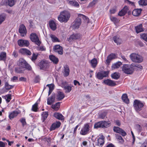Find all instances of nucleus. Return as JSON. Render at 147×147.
I'll use <instances>...</instances> for the list:
<instances>
[{
    "label": "nucleus",
    "instance_id": "c03bdc74",
    "mask_svg": "<svg viewBox=\"0 0 147 147\" xmlns=\"http://www.w3.org/2000/svg\"><path fill=\"white\" fill-rule=\"evenodd\" d=\"M48 115L47 112H43L42 114L43 121H44L47 118Z\"/></svg>",
    "mask_w": 147,
    "mask_h": 147
},
{
    "label": "nucleus",
    "instance_id": "052dcab7",
    "mask_svg": "<svg viewBox=\"0 0 147 147\" xmlns=\"http://www.w3.org/2000/svg\"><path fill=\"white\" fill-rule=\"evenodd\" d=\"M136 128L139 132H140L141 131L142 127L140 125L138 124L136 125Z\"/></svg>",
    "mask_w": 147,
    "mask_h": 147
},
{
    "label": "nucleus",
    "instance_id": "49530a36",
    "mask_svg": "<svg viewBox=\"0 0 147 147\" xmlns=\"http://www.w3.org/2000/svg\"><path fill=\"white\" fill-rule=\"evenodd\" d=\"M38 100L40 101V99H39V100L37 101L32 106V110L36 112L37 111L38 109V103H37V102L38 101Z\"/></svg>",
    "mask_w": 147,
    "mask_h": 147
},
{
    "label": "nucleus",
    "instance_id": "c756f323",
    "mask_svg": "<svg viewBox=\"0 0 147 147\" xmlns=\"http://www.w3.org/2000/svg\"><path fill=\"white\" fill-rule=\"evenodd\" d=\"M90 63L92 67L95 68L97 66L98 62L96 58H94L91 60H90Z\"/></svg>",
    "mask_w": 147,
    "mask_h": 147
},
{
    "label": "nucleus",
    "instance_id": "dca6fc26",
    "mask_svg": "<svg viewBox=\"0 0 147 147\" xmlns=\"http://www.w3.org/2000/svg\"><path fill=\"white\" fill-rule=\"evenodd\" d=\"M21 111L18 110H16L9 113V117L11 120L12 119L21 113Z\"/></svg>",
    "mask_w": 147,
    "mask_h": 147
},
{
    "label": "nucleus",
    "instance_id": "f3484780",
    "mask_svg": "<svg viewBox=\"0 0 147 147\" xmlns=\"http://www.w3.org/2000/svg\"><path fill=\"white\" fill-rule=\"evenodd\" d=\"M20 53L23 55H31V53L29 50L25 48H21L19 50Z\"/></svg>",
    "mask_w": 147,
    "mask_h": 147
},
{
    "label": "nucleus",
    "instance_id": "8fccbe9b",
    "mask_svg": "<svg viewBox=\"0 0 147 147\" xmlns=\"http://www.w3.org/2000/svg\"><path fill=\"white\" fill-rule=\"evenodd\" d=\"M50 37L51 38L53 42H57L59 41L58 38L55 35L51 34Z\"/></svg>",
    "mask_w": 147,
    "mask_h": 147
},
{
    "label": "nucleus",
    "instance_id": "c9c22d12",
    "mask_svg": "<svg viewBox=\"0 0 147 147\" xmlns=\"http://www.w3.org/2000/svg\"><path fill=\"white\" fill-rule=\"evenodd\" d=\"M136 32L138 33L142 32L143 29L142 28V25L140 24L139 25L135 27Z\"/></svg>",
    "mask_w": 147,
    "mask_h": 147
},
{
    "label": "nucleus",
    "instance_id": "9d476101",
    "mask_svg": "<svg viewBox=\"0 0 147 147\" xmlns=\"http://www.w3.org/2000/svg\"><path fill=\"white\" fill-rule=\"evenodd\" d=\"M80 38V35L79 34H73L70 35L69 38H67V40L71 42L76 40L79 39Z\"/></svg>",
    "mask_w": 147,
    "mask_h": 147
},
{
    "label": "nucleus",
    "instance_id": "0eeeda50",
    "mask_svg": "<svg viewBox=\"0 0 147 147\" xmlns=\"http://www.w3.org/2000/svg\"><path fill=\"white\" fill-rule=\"evenodd\" d=\"M30 38L31 40L38 45L39 46L41 44V42L39 40L37 35L35 33H32L30 34Z\"/></svg>",
    "mask_w": 147,
    "mask_h": 147
},
{
    "label": "nucleus",
    "instance_id": "3c124183",
    "mask_svg": "<svg viewBox=\"0 0 147 147\" xmlns=\"http://www.w3.org/2000/svg\"><path fill=\"white\" fill-rule=\"evenodd\" d=\"M11 96L10 94H8L4 96L5 98L7 103L9 102L11 100Z\"/></svg>",
    "mask_w": 147,
    "mask_h": 147
},
{
    "label": "nucleus",
    "instance_id": "79ce46f5",
    "mask_svg": "<svg viewBox=\"0 0 147 147\" xmlns=\"http://www.w3.org/2000/svg\"><path fill=\"white\" fill-rule=\"evenodd\" d=\"M138 3L140 5L145 6L147 5V0H140Z\"/></svg>",
    "mask_w": 147,
    "mask_h": 147
},
{
    "label": "nucleus",
    "instance_id": "ddd939ff",
    "mask_svg": "<svg viewBox=\"0 0 147 147\" xmlns=\"http://www.w3.org/2000/svg\"><path fill=\"white\" fill-rule=\"evenodd\" d=\"M49 65L48 62L46 60L42 61L39 63V66L41 69H45L48 67Z\"/></svg>",
    "mask_w": 147,
    "mask_h": 147
},
{
    "label": "nucleus",
    "instance_id": "f704fd0d",
    "mask_svg": "<svg viewBox=\"0 0 147 147\" xmlns=\"http://www.w3.org/2000/svg\"><path fill=\"white\" fill-rule=\"evenodd\" d=\"M55 100L54 97L51 96L48 98L47 99V104L48 105H51L53 103Z\"/></svg>",
    "mask_w": 147,
    "mask_h": 147
},
{
    "label": "nucleus",
    "instance_id": "de8ad7c7",
    "mask_svg": "<svg viewBox=\"0 0 147 147\" xmlns=\"http://www.w3.org/2000/svg\"><path fill=\"white\" fill-rule=\"evenodd\" d=\"M63 15H60L58 17V19L61 22H67L68 20H66V19L63 18V17H62V16H63Z\"/></svg>",
    "mask_w": 147,
    "mask_h": 147
},
{
    "label": "nucleus",
    "instance_id": "bb28decb",
    "mask_svg": "<svg viewBox=\"0 0 147 147\" xmlns=\"http://www.w3.org/2000/svg\"><path fill=\"white\" fill-rule=\"evenodd\" d=\"M49 58L50 60L54 64H57L58 63L59 61V59L55 56L51 55L49 56Z\"/></svg>",
    "mask_w": 147,
    "mask_h": 147
},
{
    "label": "nucleus",
    "instance_id": "37998d69",
    "mask_svg": "<svg viewBox=\"0 0 147 147\" xmlns=\"http://www.w3.org/2000/svg\"><path fill=\"white\" fill-rule=\"evenodd\" d=\"M111 77L113 79L117 80L119 78L120 75L119 73L115 72L111 75Z\"/></svg>",
    "mask_w": 147,
    "mask_h": 147
},
{
    "label": "nucleus",
    "instance_id": "680f3d73",
    "mask_svg": "<svg viewBox=\"0 0 147 147\" xmlns=\"http://www.w3.org/2000/svg\"><path fill=\"white\" fill-rule=\"evenodd\" d=\"M15 71L17 73H21L23 72V71L19 68H16Z\"/></svg>",
    "mask_w": 147,
    "mask_h": 147
},
{
    "label": "nucleus",
    "instance_id": "774afa93",
    "mask_svg": "<svg viewBox=\"0 0 147 147\" xmlns=\"http://www.w3.org/2000/svg\"><path fill=\"white\" fill-rule=\"evenodd\" d=\"M11 79V81L15 82L18 80V77L16 76H14L12 77Z\"/></svg>",
    "mask_w": 147,
    "mask_h": 147
},
{
    "label": "nucleus",
    "instance_id": "5fc2aeb1",
    "mask_svg": "<svg viewBox=\"0 0 147 147\" xmlns=\"http://www.w3.org/2000/svg\"><path fill=\"white\" fill-rule=\"evenodd\" d=\"M141 38L147 42V34H143L140 35Z\"/></svg>",
    "mask_w": 147,
    "mask_h": 147
},
{
    "label": "nucleus",
    "instance_id": "f8f14e48",
    "mask_svg": "<svg viewBox=\"0 0 147 147\" xmlns=\"http://www.w3.org/2000/svg\"><path fill=\"white\" fill-rule=\"evenodd\" d=\"M18 45L20 47H28L29 45V43L28 40L20 39L18 41Z\"/></svg>",
    "mask_w": 147,
    "mask_h": 147
},
{
    "label": "nucleus",
    "instance_id": "a18cd8bd",
    "mask_svg": "<svg viewBox=\"0 0 147 147\" xmlns=\"http://www.w3.org/2000/svg\"><path fill=\"white\" fill-rule=\"evenodd\" d=\"M17 0H8V4L10 7H12L15 5Z\"/></svg>",
    "mask_w": 147,
    "mask_h": 147
},
{
    "label": "nucleus",
    "instance_id": "bf43d9fd",
    "mask_svg": "<svg viewBox=\"0 0 147 147\" xmlns=\"http://www.w3.org/2000/svg\"><path fill=\"white\" fill-rule=\"evenodd\" d=\"M20 121L22 123V125L23 126H24L26 124V122L25 119L22 118L20 119Z\"/></svg>",
    "mask_w": 147,
    "mask_h": 147
},
{
    "label": "nucleus",
    "instance_id": "a878e982",
    "mask_svg": "<svg viewBox=\"0 0 147 147\" xmlns=\"http://www.w3.org/2000/svg\"><path fill=\"white\" fill-rule=\"evenodd\" d=\"M60 15H63V16H62V17H63V18L66 19V20H68L70 17V14L69 13L66 11L61 12Z\"/></svg>",
    "mask_w": 147,
    "mask_h": 147
},
{
    "label": "nucleus",
    "instance_id": "c85d7f7f",
    "mask_svg": "<svg viewBox=\"0 0 147 147\" xmlns=\"http://www.w3.org/2000/svg\"><path fill=\"white\" fill-rule=\"evenodd\" d=\"M54 116L57 119L60 120H63L64 119V116L60 113H55L54 114Z\"/></svg>",
    "mask_w": 147,
    "mask_h": 147
},
{
    "label": "nucleus",
    "instance_id": "ea45409f",
    "mask_svg": "<svg viewBox=\"0 0 147 147\" xmlns=\"http://www.w3.org/2000/svg\"><path fill=\"white\" fill-rule=\"evenodd\" d=\"M5 89L9 90L12 88L13 87V86L10 85L7 82H5Z\"/></svg>",
    "mask_w": 147,
    "mask_h": 147
},
{
    "label": "nucleus",
    "instance_id": "864d4df0",
    "mask_svg": "<svg viewBox=\"0 0 147 147\" xmlns=\"http://www.w3.org/2000/svg\"><path fill=\"white\" fill-rule=\"evenodd\" d=\"M37 49L38 51H45L46 50V48L43 46H41L37 47Z\"/></svg>",
    "mask_w": 147,
    "mask_h": 147
},
{
    "label": "nucleus",
    "instance_id": "6ab92c4d",
    "mask_svg": "<svg viewBox=\"0 0 147 147\" xmlns=\"http://www.w3.org/2000/svg\"><path fill=\"white\" fill-rule=\"evenodd\" d=\"M60 125L61 123L59 121H57L53 123L50 127V130H53L56 128H59L60 126Z\"/></svg>",
    "mask_w": 147,
    "mask_h": 147
},
{
    "label": "nucleus",
    "instance_id": "1a4fd4ad",
    "mask_svg": "<svg viewBox=\"0 0 147 147\" xmlns=\"http://www.w3.org/2000/svg\"><path fill=\"white\" fill-rule=\"evenodd\" d=\"M90 126L88 124H86L81 129L80 131V134L83 135H85L88 134L90 130Z\"/></svg>",
    "mask_w": 147,
    "mask_h": 147
},
{
    "label": "nucleus",
    "instance_id": "aec40b11",
    "mask_svg": "<svg viewBox=\"0 0 147 147\" xmlns=\"http://www.w3.org/2000/svg\"><path fill=\"white\" fill-rule=\"evenodd\" d=\"M103 82L105 84L110 86H114L116 85L113 81L109 79L105 80Z\"/></svg>",
    "mask_w": 147,
    "mask_h": 147
},
{
    "label": "nucleus",
    "instance_id": "6e6552de",
    "mask_svg": "<svg viewBox=\"0 0 147 147\" xmlns=\"http://www.w3.org/2000/svg\"><path fill=\"white\" fill-rule=\"evenodd\" d=\"M109 71H102L98 72L96 74L97 78L99 80H102L104 77H106L108 76Z\"/></svg>",
    "mask_w": 147,
    "mask_h": 147
},
{
    "label": "nucleus",
    "instance_id": "13d9d810",
    "mask_svg": "<svg viewBox=\"0 0 147 147\" xmlns=\"http://www.w3.org/2000/svg\"><path fill=\"white\" fill-rule=\"evenodd\" d=\"M124 1L125 3L127 4L132 6H133L134 5V3L133 2L130 1L129 0H124Z\"/></svg>",
    "mask_w": 147,
    "mask_h": 147
},
{
    "label": "nucleus",
    "instance_id": "6e6d98bb",
    "mask_svg": "<svg viewBox=\"0 0 147 147\" xmlns=\"http://www.w3.org/2000/svg\"><path fill=\"white\" fill-rule=\"evenodd\" d=\"M141 115L144 118H147V113L145 111H142L141 113Z\"/></svg>",
    "mask_w": 147,
    "mask_h": 147
},
{
    "label": "nucleus",
    "instance_id": "72a5a7b5",
    "mask_svg": "<svg viewBox=\"0 0 147 147\" xmlns=\"http://www.w3.org/2000/svg\"><path fill=\"white\" fill-rule=\"evenodd\" d=\"M122 98L124 102L127 104H128L129 102V100L127 98V95L126 94H123L122 96Z\"/></svg>",
    "mask_w": 147,
    "mask_h": 147
},
{
    "label": "nucleus",
    "instance_id": "4468645a",
    "mask_svg": "<svg viewBox=\"0 0 147 147\" xmlns=\"http://www.w3.org/2000/svg\"><path fill=\"white\" fill-rule=\"evenodd\" d=\"M114 131L120 134L123 136H125L127 134L126 133L123 129H121L118 127H114L113 128Z\"/></svg>",
    "mask_w": 147,
    "mask_h": 147
},
{
    "label": "nucleus",
    "instance_id": "473e14b6",
    "mask_svg": "<svg viewBox=\"0 0 147 147\" xmlns=\"http://www.w3.org/2000/svg\"><path fill=\"white\" fill-rule=\"evenodd\" d=\"M121 65L122 63L121 62L118 61L112 65L111 67L112 69H114L118 68Z\"/></svg>",
    "mask_w": 147,
    "mask_h": 147
},
{
    "label": "nucleus",
    "instance_id": "7ed1b4c3",
    "mask_svg": "<svg viewBox=\"0 0 147 147\" xmlns=\"http://www.w3.org/2000/svg\"><path fill=\"white\" fill-rule=\"evenodd\" d=\"M144 104L145 103L144 102L136 99L134 100L133 106L136 111L139 112L142 109Z\"/></svg>",
    "mask_w": 147,
    "mask_h": 147
},
{
    "label": "nucleus",
    "instance_id": "58836bf2",
    "mask_svg": "<svg viewBox=\"0 0 147 147\" xmlns=\"http://www.w3.org/2000/svg\"><path fill=\"white\" fill-rule=\"evenodd\" d=\"M116 139L117 141L120 144H123L124 142V140L120 135L117 134L116 135Z\"/></svg>",
    "mask_w": 147,
    "mask_h": 147
},
{
    "label": "nucleus",
    "instance_id": "f257e3e1",
    "mask_svg": "<svg viewBox=\"0 0 147 147\" xmlns=\"http://www.w3.org/2000/svg\"><path fill=\"white\" fill-rule=\"evenodd\" d=\"M78 17L77 18L72 24V26L73 29H76L78 28L81 23V19L80 17H81L84 19H86L87 18L86 17L80 13L78 14Z\"/></svg>",
    "mask_w": 147,
    "mask_h": 147
},
{
    "label": "nucleus",
    "instance_id": "338daca9",
    "mask_svg": "<svg viewBox=\"0 0 147 147\" xmlns=\"http://www.w3.org/2000/svg\"><path fill=\"white\" fill-rule=\"evenodd\" d=\"M6 143H4L2 141H0V147H5V144H7Z\"/></svg>",
    "mask_w": 147,
    "mask_h": 147
},
{
    "label": "nucleus",
    "instance_id": "cd10ccee",
    "mask_svg": "<svg viewBox=\"0 0 147 147\" xmlns=\"http://www.w3.org/2000/svg\"><path fill=\"white\" fill-rule=\"evenodd\" d=\"M67 3L71 5L78 7L79 6V4L78 2L75 0H67Z\"/></svg>",
    "mask_w": 147,
    "mask_h": 147
},
{
    "label": "nucleus",
    "instance_id": "09e8293b",
    "mask_svg": "<svg viewBox=\"0 0 147 147\" xmlns=\"http://www.w3.org/2000/svg\"><path fill=\"white\" fill-rule=\"evenodd\" d=\"M6 18V16L5 14L0 15V25L5 20Z\"/></svg>",
    "mask_w": 147,
    "mask_h": 147
},
{
    "label": "nucleus",
    "instance_id": "4c0bfd02",
    "mask_svg": "<svg viewBox=\"0 0 147 147\" xmlns=\"http://www.w3.org/2000/svg\"><path fill=\"white\" fill-rule=\"evenodd\" d=\"M6 53L5 52H1L0 53V60H5L6 58Z\"/></svg>",
    "mask_w": 147,
    "mask_h": 147
},
{
    "label": "nucleus",
    "instance_id": "b1692460",
    "mask_svg": "<svg viewBox=\"0 0 147 147\" xmlns=\"http://www.w3.org/2000/svg\"><path fill=\"white\" fill-rule=\"evenodd\" d=\"M72 86H73L71 84H67L64 85L63 86V88L65 90L66 93H69L71 91Z\"/></svg>",
    "mask_w": 147,
    "mask_h": 147
},
{
    "label": "nucleus",
    "instance_id": "603ef678",
    "mask_svg": "<svg viewBox=\"0 0 147 147\" xmlns=\"http://www.w3.org/2000/svg\"><path fill=\"white\" fill-rule=\"evenodd\" d=\"M110 18L111 21H113L114 23H117L118 22V20L114 17L111 16Z\"/></svg>",
    "mask_w": 147,
    "mask_h": 147
},
{
    "label": "nucleus",
    "instance_id": "9b49d317",
    "mask_svg": "<svg viewBox=\"0 0 147 147\" xmlns=\"http://www.w3.org/2000/svg\"><path fill=\"white\" fill-rule=\"evenodd\" d=\"M70 69L69 66L67 65H65L63 66L62 73L64 77L68 76L69 74Z\"/></svg>",
    "mask_w": 147,
    "mask_h": 147
},
{
    "label": "nucleus",
    "instance_id": "7c9ffc66",
    "mask_svg": "<svg viewBox=\"0 0 147 147\" xmlns=\"http://www.w3.org/2000/svg\"><path fill=\"white\" fill-rule=\"evenodd\" d=\"M104 143V137L103 136H101L98 140L97 145L102 146Z\"/></svg>",
    "mask_w": 147,
    "mask_h": 147
},
{
    "label": "nucleus",
    "instance_id": "4d7b16f0",
    "mask_svg": "<svg viewBox=\"0 0 147 147\" xmlns=\"http://www.w3.org/2000/svg\"><path fill=\"white\" fill-rule=\"evenodd\" d=\"M38 56V54H36L34 53H33L32 55V56L31 57V60L32 61H35L37 59Z\"/></svg>",
    "mask_w": 147,
    "mask_h": 147
},
{
    "label": "nucleus",
    "instance_id": "2f4dec72",
    "mask_svg": "<svg viewBox=\"0 0 147 147\" xmlns=\"http://www.w3.org/2000/svg\"><path fill=\"white\" fill-rule=\"evenodd\" d=\"M142 10L141 9H134L132 12V14L134 16H138L141 13Z\"/></svg>",
    "mask_w": 147,
    "mask_h": 147
},
{
    "label": "nucleus",
    "instance_id": "69168bd1",
    "mask_svg": "<svg viewBox=\"0 0 147 147\" xmlns=\"http://www.w3.org/2000/svg\"><path fill=\"white\" fill-rule=\"evenodd\" d=\"M97 0H93L92 1L90 4V5L91 6H93L96 3Z\"/></svg>",
    "mask_w": 147,
    "mask_h": 147
},
{
    "label": "nucleus",
    "instance_id": "e2e57ef3",
    "mask_svg": "<svg viewBox=\"0 0 147 147\" xmlns=\"http://www.w3.org/2000/svg\"><path fill=\"white\" fill-rule=\"evenodd\" d=\"M47 86L49 87V90L53 91L54 89V85L53 84H47Z\"/></svg>",
    "mask_w": 147,
    "mask_h": 147
},
{
    "label": "nucleus",
    "instance_id": "4be33fe9",
    "mask_svg": "<svg viewBox=\"0 0 147 147\" xmlns=\"http://www.w3.org/2000/svg\"><path fill=\"white\" fill-rule=\"evenodd\" d=\"M49 25L50 28L53 30H55L56 28V23L53 20L49 22Z\"/></svg>",
    "mask_w": 147,
    "mask_h": 147
},
{
    "label": "nucleus",
    "instance_id": "2eb2a0df",
    "mask_svg": "<svg viewBox=\"0 0 147 147\" xmlns=\"http://www.w3.org/2000/svg\"><path fill=\"white\" fill-rule=\"evenodd\" d=\"M19 31L20 33L21 36H24L27 32V31L26 27L24 24H22L20 26Z\"/></svg>",
    "mask_w": 147,
    "mask_h": 147
},
{
    "label": "nucleus",
    "instance_id": "f03ea898",
    "mask_svg": "<svg viewBox=\"0 0 147 147\" xmlns=\"http://www.w3.org/2000/svg\"><path fill=\"white\" fill-rule=\"evenodd\" d=\"M131 60L134 62L140 63L143 62V57L141 55L135 53H132L129 55Z\"/></svg>",
    "mask_w": 147,
    "mask_h": 147
},
{
    "label": "nucleus",
    "instance_id": "5701e85b",
    "mask_svg": "<svg viewBox=\"0 0 147 147\" xmlns=\"http://www.w3.org/2000/svg\"><path fill=\"white\" fill-rule=\"evenodd\" d=\"M128 7L125 6L118 13V15L121 16H124L127 12L128 10Z\"/></svg>",
    "mask_w": 147,
    "mask_h": 147
},
{
    "label": "nucleus",
    "instance_id": "20e7f679",
    "mask_svg": "<svg viewBox=\"0 0 147 147\" xmlns=\"http://www.w3.org/2000/svg\"><path fill=\"white\" fill-rule=\"evenodd\" d=\"M133 65L131 64V65L124 64L122 67V70L125 74H131L134 72V68L133 66Z\"/></svg>",
    "mask_w": 147,
    "mask_h": 147
},
{
    "label": "nucleus",
    "instance_id": "e433bc0d",
    "mask_svg": "<svg viewBox=\"0 0 147 147\" xmlns=\"http://www.w3.org/2000/svg\"><path fill=\"white\" fill-rule=\"evenodd\" d=\"M113 39L114 42L117 45L120 44L121 42V39L117 36H114Z\"/></svg>",
    "mask_w": 147,
    "mask_h": 147
},
{
    "label": "nucleus",
    "instance_id": "0e129e2a",
    "mask_svg": "<svg viewBox=\"0 0 147 147\" xmlns=\"http://www.w3.org/2000/svg\"><path fill=\"white\" fill-rule=\"evenodd\" d=\"M132 65H133L134 66H133V67L134 68V69H135L136 67H137L140 69H142V67L140 65H135L134 64H132Z\"/></svg>",
    "mask_w": 147,
    "mask_h": 147
},
{
    "label": "nucleus",
    "instance_id": "423d86ee",
    "mask_svg": "<svg viewBox=\"0 0 147 147\" xmlns=\"http://www.w3.org/2000/svg\"><path fill=\"white\" fill-rule=\"evenodd\" d=\"M17 64L19 66L25 68L28 70H31L32 69L31 66L22 58L19 59L17 62Z\"/></svg>",
    "mask_w": 147,
    "mask_h": 147
},
{
    "label": "nucleus",
    "instance_id": "a211bd4d",
    "mask_svg": "<svg viewBox=\"0 0 147 147\" xmlns=\"http://www.w3.org/2000/svg\"><path fill=\"white\" fill-rule=\"evenodd\" d=\"M54 50L55 52L58 53L59 54L62 55L63 53V48L59 45L55 46Z\"/></svg>",
    "mask_w": 147,
    "mask_h": 147
},
{
    "label": "nucleus",
    "instance_id": "39448f33",
    "mask_svg": "<svg viewBox=\"0 0 147 147\" xmlns=\"http://www.w3.org/2000/svg\"><path fill=\"white\" fill-rule=\"evenodd\" d=\"M110 125V122L107 121H101L96 123L94 125V128H104L109 127Z\"/></svg>",
    "mask_w": 147,
    "mask_h": 147
},
{
    "label": "nucleus",
    "instance_id": "a19ab883",
    "mask_svg": "<svg viewBox=\"0 0 147 147\" xmlns=\"http://www.w3.org/2000/svg\"><path fill=\"white\" fill-rule=\"evenodd\" d=\"M60 107V102H58L55 105H53L51 106V107L55 110L57 111L58 110Z\"/></svg>",
    "mask_w": 147,
    "mask_h": 147
},
{
    "label": "nucleus",
    "instance_id": "393cba45",
    "mask_svg": "<svg viewBox=\"0 0 147 147\" xmlns=\"http://www.w3.org/2000/svg\"><path fill=\"white\" fill-rule=\"evenodd\" d=\"M65 97L63 93L60 91H58L56 96V98L58 100H60L63 99Z\"/></svg>",
    "mask_w": 147,
    "mask_h": 147
},
{
    "label": "nucleus",
    "instance_id": "412c9836",
    "mask_svg": "<svg viewBox=\"0 0 147 147\" xmlns=\"http://www.w3.org/2000/svg\"><path fill=\"white\" fill-rule=\"evenodd\" d=\"M116 57V55L115 54L112 53L109 55L107 57L106 60V63L109 64L112 60L115 59Z\"/></svg>",
    "mask_w": 147,
    "mask_h": 147
}]
</instances>
